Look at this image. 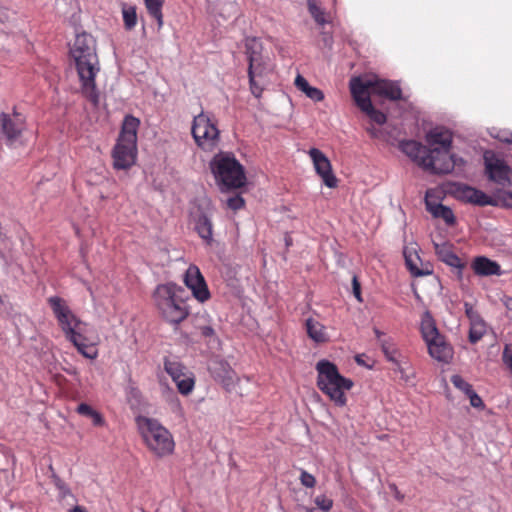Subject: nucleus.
Wrapping results in <instances>:
<instances>
[{"instance_id":"obj_1","label":"nucleus","mask_w":512,"mask_h":512,"mask_svg":"<svg viewBox=\"0 0 512 512\" xmlns=\"http://www.w3.org/2000/svg\"><path fill=\"white\" fill-rule=\"evenodd\" d=\"M71 54L75 60L82 94L94 106H98L99 93L96 89L95 78L99 72V66L94 37L86 32L77 34Z\"/></svg>"},{"instance_id":"obj_2","label":"nucleus","mask_w":512,"mask_h":512,"mask_svg":"<svg viewBox=\"0 0 512 512\" xmlns=\"http://www.w3.org/2000/svg\"><path fill=\"white\" fill-rule=\"evenodd\" d=\"M152 299L161 318L174 327H178L190 315L188 293L176 283L157 285Z\"/></svg>"},{"instance_id":"obj_3","label":"nucleus","mask_w":512,"mask_h":512,"mask_svg":"<svg viewBox=\"0 0 512 512\" xmlns=\"http://www.w3.org/2000/svg\"><path fill=\"white\" fill-rule=\"evenodd\" d=\"M48 303L66 339L76 347L83 357L96 359L98 357L96 345L88 343L82 333V322L73 314L66 302L58 296H53L48 299Z\"/></svg>"},{"instance_id":"obj_4","label":"nucleus","mask_w":512,"mask_h":512,"mask_svg":"<svg viewBox=\"0 0 512 512\" xmlns=\"http://www.w3.org/2000/svg\"><path fill=\"white\" fill-rule=\"evenodd\" d=\"M317 387L338 407H344L347 404L346 392L351 390L354 382L339 373L337 366L326 359L316 363Z\"/></svg>"},{"instance_id":"obj_5","label":"nucleus","mask_w":512,"mask_h":512,"mask_svg":"<svg viewBox=\"0 0 512 512\" xmlns=\"http://www.w3.org/2000/svg\"><path fill=\"white\" fill-rule=\"evenodd\" d=\"M140 121L134 116L124 118L117 142L112 150L113 167L117 170L131 168L137 159V130Z\"/></svg>"},{"instance_id":"obj_6","label":"nucleus","mask_w":512,"mask_h":512,"mask_svg":"<svg viewBox=\"0 0 512 512\" xmlns=\"http://www.w3.org/2000/svg\"><path fill=\"white\" fill-rule=\"evenodd\" d=\"M137 423L148 449L162 458L173 454L175 441L170 431L155 419L139 417Z\"/></svg>"},{"instance_id":"obj_7","label":"nucleus","mask_w":512,"mask_h":512,"mask_svg":"<svg viewBox=\"0 0 512 512\" xmlns=\"http://www.w3.org/2000/svg\"><path fill=\"white\" fill-rule=\"evenodd\" d=\"M210 169L216 182L227 189L241 188L246 184L244 167L232 153L216 154L210 162Z\"/></svg>"},{"instance_id":"obj_8","label":"nucleus","mask_w":512,"mask_h":512,"mask_svg":"<svg viewBox=\"0 0 512 512\" xmlns=\"http://www.w3.org/2000/svg\"><path fill=\"white\" fill-rule=\"evenodd\" d=\"M400 148L409 158L416 162L420 167L429 170L435 174H446L454 169L453 161L446 159L438 163L439 159L435 154H439L437 149H430L415 140L403 141Z\"/></svg>"},{"instance_id":"obj_9","label":"nucleus","mask_w":512,"mask_h":512,"mask_svg":"<svg viewBox=\"0 0 512 512\" xmlns=\"http://www.w3.org/2000/svg\"><path fill=\"white\" fill-rule=\"evenodd\" d=\"M421 334L429 355L438 362L449 363L454 355L453 347L441 335L432 319L426 318L421 323Z\"/></svg>"},{"instance_id":"obj_10","label":"nucleus","mask_w":512,"mask_h":512,"mask_svg":"<svg viewBox=\"0 0 512 512\" xmlns=\"http://www.w3.org/2000/svg\"><path fill=\"white\" fill-rule=\"evenodd\" d=\"M191 133L197 146L204 151L212 152L219 144L220 131L216 122L204 112L194 116Z\"/></svg>"},{"instance_id":"obj_11","label":"nucleus","mask_w":512,"mask_h":512,"mask_svg":"<svg viewBox=\"0 0 512 512\" xmlns=\"http://www.w3.org/2000/svg\"><path fill=\"white\" fill-rule=\"evenodd\" d=\"M369 83H362V77H354L350 80V91L356 105L363 111L373 122L382 125L386 122V115L375 109L372 105L369 95Z\"/></svg>"},{"instance_id":"obj_12","label":"nucleus","mask_w":512,"mask_h":512,"mask_svg":"<svg viewBox=\"0 0 512 512\" xmlns=\"http://www.w3.org/2000/svg\"><path fill=\"white\" fill-rule=\"evenodd\" d=\"M485 175L488 180L496 185L507 188L512 184V168L493 152L484 153Z\"/></svg>"},{"instance_id":"obj_13","label":"nucleus","mask_w":512,"mask_h":512,"mask_svg":"<svg viewBox=\"0 0 512 512\" xmlns=\"http://www.w3.org/2000/svg\"><path fill=\"white\" fill-rule=\"evenodd\" d=\"M164 370L171 377L181 395L188 396L192 393L195 387V375L183 363L176 359L166 358Z\"/></svg>"},{"instance_id":"obj_14","label":"nucleus","mask_w":512,"mask_h":512,"mask_svg":"<svg viewBox=\"0 0 512 512\" xmlns=\"http://www.w3.org/2000/svg\"><path fill=\"white\" fill-rule=\"evenodd\" d=\"M26 128V117L13 107L12 112L0 114V132L9 144H13Z\"/></svg>"},{"instance_id":"obj_15","label":"nucleus","mask_w":512,"mask_h":512,"mask_svg":"<svg viewBox=\"0 0 512 512\" xmlns=\"http://www.w3.org/2000/svg\"><path fill=\"white\" fill-rule=\"evenodd\" d=\"M183 281L197 301L205 303L210 299V291L198 266L195 264L189 265L184 274Z\"/></svg>"},{"instance_id":"obj_16","label":"nucleus","mask_w":512,"mask_h":512,"mask_svg":"<svg viewBox=\"0 0 512 512\" xmlns=\"http://www.w3.org/2000/svg\"><path fill=\"white\" fill-rule=\"evenodd\" d=\"M308 154L313 162L316 173L321 177L323 183L329 188H336L338 179L334 175L331 162L326 155L317 148H311Z\"/></svg>"},{"instance_id":"obj_17","label":"nucleus","mask_w":512,"mask_h":512,"mask_svg":"<svg viewBox=\"0 0 512 512\" xmlns=\"http://www.w3.org/2000/svg\"><path fill=\"white\" fill-rule=\"evenodd\" d=\"M426 141L430 146L439 145L441 148H436L439 151V154H435L437 158L439 159L438 163H441L445 161L446 159H449L453 161V163H456V159L454 158V155H450V147L452 144V134L448 130L444 129H434L431 130L426 135Z\"/></svg>"},{"instance_id":"obj_18","label":"nucleus","mask_w":512,"mask_h":512,"mask_svg":"<svg viewBox=\"0 0 512 512\" xmlns=\"http://www.w3.org/2000/svg\"><path fill=\"white\" fill-rule=\"evenodd\" d=\"M362 83L371 84L369 86V95L371 93L377 94L379 96L386 97L393 101L400 100L402 98V90L396 82L388 80H372L362 78Z\"/></svg>"},{"instance_id":"obj_19","label":"nucleus","mask_w":512,"mask_h":512,"mask_svg":"<svg viewBox=\"0 0 512 512\" xmlns=\"http://www.w3.org/2000/svg\"><path fill=\"white\" fill-rule=\"evenodd\" d=\"M267 74L268 67L263 58L255 62L253 69H251L250 65H248L250 91L256 98H259L262 95Z\"/></svg>"},{"instance_id":"obj_20","label":"nucleus","mask_w":512,"mask_h":512,"mask_svg":"<svg viewBox=\"0 0 512 512\" xmlns=\"http://www.w3.org/2000/svg\"><path fill=\"white\" fill-rule=\"evenodd\" d=\"M434 192L427 190L425 195L426 210L434 217L442 219L446 225L453 226L456 223L455 215L451 208L433 200Z\"/></svg>"},{"instance_id":"obj_21","label":"nucleus","mask_w":512,"mask_h":512,"mask_svg":"<svg viewBox=\"0 0 512 512\" xmlns=\"http://www.w3.org/2000/svg\"><path fill=\"white\" fill-rule=\"evenodd\" d=\"M209 371L216 381L229 388L235 379V372L230 364L222 359H215L209 365Z\"/></svg>"},{"instance_id":"obj_22","label":"nucleus","mask_w":512,"mask_h":512,"mask_svg":"<svg viewBox=\"0 0 512 512\" xmlns=\"http://www.w3.org/2000/svg\"><path fill=\"white\" fill-rule=\"evenodd\" d=\"M460 199L478 206L494 205V200L483 191L474 187L463 185L458 188Z\"/></svg>"},{"instance_id":"obj_23","label":"nucleus","mask_w":512,"mask_h":512,"mask_svg":"<svg viewBox=\"0 0 512 512\" xmlns=\"http://www.w3.org/2000/svg\"><path fill=\"white\" fill-rule=\"evenodd\" d=\"M471 267L478 276L501 275V267L496 262L485 256H477L473 259Z\"/></svg>"},{"instance_id":"obj_24","label":"nucleus","mask_w":512,"mask_h":512,"mask_svg":"<svg viewBox=\"0 0 512 512\" xmlns=\"http://www.w3.org/2000/svg\"><path fill=\"white\" fill-rule=\"evenodd\" d=\"M434 244V250L438 258L446 263L447 265L451 267H455L458 269L464 268V263L462 262L461 258H459L452 250V245L448 242L444 243H433Z\"/></svg>"},{"instance_id":"obj_25","label":"nucleus","mask_w":512,"mask_h":512,"mask_svg":"<svg viewBox=\"0 0 512 512\" xmlns=\"http://www.w3.org/2000/svg\"><path fill=\"white\" fill-rule=\"evenodd\" d=\"M305 328L308 337L315 343H326L329 341L326 327L314 318L306 319Z\"/></svg>"},{"instance_id":"obj_26","label":"nucleus","mask_w":512,"mask_h":512,"mask_svg":"<svg viewBox=\"0 0 512 512\" xmlns=\"http://www.w3.org/2000/svg\"><path fill=\"white\" fill-rule=\"evenodd\" d=\"M195 230L199 237L202 238L207 245L213 242V224L206 214H200L195 222Z\"/></svg>"},{"instance_id":"obj_27","label":"nucleus","mask_w":512,"mask_h":512,"mask_svg":"<svg viewBox=\"0 0 512 512\" xmlns=\"http://www.w3.org/2000/svg\"><path fill=\"white\" fill-rule=\"evenodd\" d=\"M294 83L297 89L303 92L311 100L320 102L324 99V93L320 89L310 86L308 81L300 74L297 75Z\"/></svg>"},{"instance_id":"obj_28","label":"nucleus","mask_w":512,"mask_h":512,"mask_svg":"<svg viewBox=\"0 0 512 512\" xmlns=\"http://www.w3.org/2000/svg\"><path fill=\"white\" fill-rule=\"evenodd\" d=\"M245 50L250 68L253 69L255 62L262 59V44L257 38L248 37L245 40Z\"/></svg>"},{"instance_id":"obj_29","label":"nucleus","mask_w":512,"mask_h":512,"mask_svg":"<svg viewBox=\"0 0 512 512\" xmlns=\"http://www.w3.org/2000/svg\"><path fill=\"white\" fill-rule=\"evenodd\" d=\"M148 14L155 19L158 30L164 25V15L162 12L165 0H143Z\"/></svg>"},{"instance_id":"obj_30","label":"nucleus","mask_w":512,"mask_h":512,"mask_svg":"<svg viewBox=\"0 0 512 512\" xmlns=\"http://www.w3.org/2000/svg\"><path fill=\"white\" fill-rule=\"evenodd\" d=\"M76 412L83 417L89 418L95 427L106 425L103 415L87 403H80L76 408Z\"/></svg>"},{"instance_id":"obj_31","label":"nucleus","mask_w":512,"mask_h":512,"mask_svg":"<svg viewBox=\"0 0 512 512\" xmlns=\"http://www.w3.org/2000/svg\"><path fill=\"white\" fill-rule=\"evenodd\" d=\"M308 11L319 25L329 22L327 13L318 5L317 0H307Z\"/></svg>"},{"instance_id":"obj_32","label":"nucleus","mask_w":512,"mask_h":512,"mask_svg":"<svg viewBox=\"0 0 512 512\" xmlns=\"http://www.w3.org/2000/svg\"><path fill=\"white\" fill-rule=\"evenodd\" d=\"M486 333V324L484 320L476 319L475 321L470 322V330H469V341L471 343H477L480 341Z\"/></svg>"},{"instance_id":"obj_33","label":"nucleus","mask_w":512,"mask_h":512,"mask_svg":"<svg viewBox=\"0 0 512 512\" xmlns=\"http://www.w3.org/2000/svg\"><path fill=\"white\" fill-rule=\"evenodd\" d=\"M403 254H404L406 266L413 276H423V275L429 274V271L425 272L418 268V266L415 262V259H418L416 252L413 253L408 248H405L403 251Z\"/></svg>"},{"instance_id":"obj_34","label":"nucleus","mask_w":512,"mask_h":512,"mask_svg":"<svg viewBox=\"0 0 512 512\" xmlns=\"http://www.w3.org/2000/svg\"><path fill=\"white\" fill-rule=\"evenodd\" d=\"M122 16L125 29L128 31L134 29L137 24L136 7L124 5L122 8Z\"/></svg>"},{"instance_id":"obj_35","label":"nucleus","mask_w":512,"mask_h":512,"mask_svg":"<svg viewBox=\"0 0 512 512\" xmlns=\"http://www.w3.org/2000/svg\"><path fill=\"white\" fill-rule=\"evenodd\" d=\"M381 350L384 353L386 359L390 362H396V354L398 353L395 345L390 340L381 341Z\"/></svg>"},{"instance_id":"obj_36","label":"nucleus","mask_w":512,"mask_h":512,"mask_svg":"<svg viewBox=\"0 0 512 512\" xmlns=\"http://www.w3.org/2000/svg\"><path fill=\"white\" fill-rule=\"evenodd\" d=\"M451 382L457 389L463 391L466 395L473 390L471 384L464 380L460 375H453L451 377Z\"/></svg>"},{"instance_id":"obj_37","label":"nucleus","mask_w":512,"mask_h":512,"mask_svg":"<svg viewBox=\"0 0 512 512\" xmlns=\"http://www.w3.org/2000/svg\"><path fill=\"white\" fill-rule=\"evenodd\" d=\"M393 364L395 365L394 371L400 374L401 379L405 383H408L414 377L413 374L408 373V363L402 364L399 360H396Z\"/></svg>"},{"instance_id":"obj_38","label":"nucleus","mask_w":512,"mask_h":512,"mask_svg":"<svg viewBox=\"0 0 512 512\" xmlns=\"http://www.w3.org/2000/svg\"><path fill=\"white\" fill-rule=\"evenodd\" d=\"M315 504L323 511H329L333 507V500L325 495H319L315 498Z\"/></svg>"},{"instance_id":"obj_39","label":"nucleus","mask_w":512,"mask_h":512,"mask_svg":"<svg viewBox=\"0 0 512 512\" xmlns=\"http://www.w3.org/2000/svg\"><path fill=\"white\" fill-rule=\"evenodd\" d=\"M245 205L244 199L240 195H235L227 199V207L237 211Z\"/></svg>"},{"instance_id":"obj_40","label":"nucleus","mask_w":512,"mask_h":512,"mask_svg":"<svg viewBox=\"0 0 512 512\" xmlns=\"http://www.w3.org/2000/svg\"><path fill=\"white\" fill-rule=\"evenodd\" d=\"M502 360L512 374V344H506L504 346Z\"/></svg>"},{"instance_id":"obj_41","label":"nucleus","mask_w":512,"mask_h":512,"mask_svg":"<svg viewBox=\"0 0 512 512\" xmlns=\"http://www.w3.org/2000/svg\"><path fill=\"white\" fill-rule=\"evenodd\" d=\"M300 482L307 488H313L316 485V478L305 470L301 471Z\"/></svg>"},{"instance_id":"obj_42","label":"nucleus","mask_w":512,"mask_h":512,"mask_svg":"<svg viewBox=\"0 0 512 512\" xmlns=\"http://www.w3.org/2000/svg\"><path fill=\"white\" fill-rule=\"evenodd\" d=\"M467 396L470 400V404L472 407L478 408V409L484 408L483 400L474 390H472L470 393H468Z\"/></svg>"},{"instance_id":"obj_43","label":"nucleus","mask_w":512,"mask_h":512,"mask_svg":"<svg viewBox=\"0 0 512 512\" xmlns=\"http://www.w3.org/2000/svg\"><path fill=\"white\" fill-rule=\"evenodd\" d=\"M464 308H465V314L468 317V319L470 320V322L475 321L476 319L477 320L481 319L478 312L473 308V306L470 303L466 302L464 304Z\"/></svg>"},{"instance_id":"obj_44","label":"nucleus","mask_w":512,"mask_h":512,"mask_svg":"<svg viewBox=\"0 0 512 512\" xmlns=\"http://www.w3.org/2000/svg\"><path fill=\"white\" fill-rule=\"evenodd\" d=\"M352 290H353V294H354L355 298L359 302H363V299L361 297V285H360V282L356 275H354L352 278Z\"/></svg>"},{"instance_id":"obj_45","label":"nucleus","mask_w":512,"mask_h":512,"mask_svg":"<svg viewBox=\"0 0 512 512\" xmlns=\"http://www.w3.org/2000/svg\"><path fill=\"white\" fill-rule=\"evenodd\" d=\"M199 329L204 338H212L215 336V330L211 326H201Z\"/></svg>"},{"instance_id":"obj_46","label":"nucleus","mask_w":512,"mask_h":512,"mask_svg":"<svg viewBox=\"0 0 512 512\" xmlns=\"http://www.w3.org/2000/svg\"><path fill=\"white\" fill-rule=\"evenodd\" d=\"M367 132L370 134V136L372 138H377L378 137L379 131L374 126L368 127L367 128Z\"/></svg>"},{"instance_id":"obj_47","label":"nucleus","mask_w":512,"mask_h":512,"mask_svg":"<svg viewBox=\"0 0 512 512\" xmlns=\"http://www.w3.org/2000/svg\"><path fill=\"white\" fill-rule=\"evenodd\" d=\"M374 333L376 335V338L381 342L382 341L381 337L383 336V333L380 330H378L377 328L374 329Z\"/></svg>"},{"instance_id":"obj_48","label":"nucleus","mask_w":512,"mask_h":512,"mask_svg":"<svg viewBox=\"0 0 512 512\" xmlns=\"http://www.w3.org/2000/svg\"><path fill=\"white\" fill-rule=\"evenodd\" d=\"M505 305L509 310H512V298H508L505 302Z\"/></svg>"},{"instance_id":"obj_49","label":"nucleus","mask_w":512,"mask_h":512,"mask_svg":"<svg viewBox=\"0 0 512 512\" xmlns=\"http://www.w3.org/2000/svg\"><path fill=\"white\" fill-rule=\"evenodd\" d=\"M132 391H133L135 394H138V393H139V391H138L137 389H135V388H133V389H132Z\"/></svg>"},{"instance_id":"obj_50","label":"nucleus","mask_w":512,"mask_h":512,"mask_svg":"<svg viewBox=\"0 0 512 512\" xmlns=\"http://www.w3.org/2000/svg\"><path fill=\"white\" fill-rule=\"evenodd\" d=\"M396 498L402 499L403 497L402 496L400 497V494L397 493Z\"/></svg>"},{"instance_id":"obj_51","label":"nucleus","mask_w":512,"mask_h":512,"mask_svg":"<svg viewBox=\"0 0 512 512\" xmlns=\"http://www.w3.org/2000/svg\"><path fill=\"white\" fill-rule=\"evenodd\" d=\"M396 498L402 499L403 497L402 496L400 497V494L397 493Z\"/></svg>"}]
</instances>
